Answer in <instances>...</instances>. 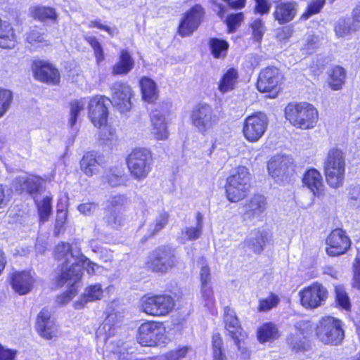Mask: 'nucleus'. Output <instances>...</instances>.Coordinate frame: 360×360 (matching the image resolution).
Listing matches in <instances>:
<instances>
[{"label": "nucleus", "mask_w": 360, "mask_h": 360, "mask_svg": "<svg viewBox=\"0 0 360 360\" xmlns=\"http://www.w3.org/2000/svg\"><path fill=\"white\" fill-rule=\"evenodd\" d=\"M55 257L59 261H63L60 273L56 277V284L61 287L65 283H77L82 278L80 264H84L86 257L84 255L77 244L70 245L61 243L55 249Z\"/></svg>", "instance_id": "obj_1"}, {"label": "nucleus", "mask_w": 360, "mask_h": 360, "mask_svg": "<svg viewBox=\"0 0 360 360\" xmlns=\"http://www.w3.org/2000/svg\"><path fill=\"white\" fill-rule=\"evenodd\" d=\"M250 174L244 166L234 169L227 178L226 183V195L231 202H238L248 195L250 189Z\"/></svg>", "instance_id": "obj_2"}, {"label": "nucleus", "mask_w": 360, "mask_h": 360, "mask_svg": "<svg viewBox=\"0 0 360 360\" xmlns=\"http://www.w3.org/2000/svg\"><path fill=\"white\" fill-rule=\"evenodd\" d=\"M285 117L295 127L308 129L315 127L318 111L308 103H290L285 108Z\"/></svg>", "instance_id": "obj_3"}, {"label": "nucleus", "mask_w": 360, "mask_h": 360, "mask_svg": "<svg viewBox=\"0 0 360 360\" xmlns=\"http://www.w3.org/2000/svg\"><path fill=\"white\" fill-rule=\"evenodd\" d=\"M324 172L327 183L330 187L336 188L342 186L345 160L342 150L332 149L328 152L324 163Z\"/></svg>", "instance_id": "obj_4"}, {"label": "nucleus", "mask_w": 360, "mask_h": 360, "mask_svg": "<svg viewBox=\"0 0 360 360\" xmlns=\"http://www.w3.org/2000/svg\"><path fill=\"white\" fill-rule=\"evenodd\" d=\"M178 264L176 252L169 245H161L155 248L148 257L146 267L155 272L165 274Z\"/></svg>", "instance_id": "obj_5"}, {"label": "nucleus", "mask_w": 360, "mask_h": 360, "mask_svg": "<svg viewBox=\"0 0 360 360\" xmlns=\"http://www.w3.org/2000/svg\"><path fill=\"white\" fill-rule=\"evenodd\" d=\"M152 161V154L149 150L138 148L132 150L127 161L131 176L137 181L145 179L151 171Z\"/></svg>", "instance_id": "obj_6"}, {"label": "nucleus", "mask_w": 360, "mask_h": 360, "mask_svg": "<svg viewBox=\"0 0 360 360\" xmlns=\"http://www.w3.org/2000/svg\"><path fill=\"white\" fill-rule=\"evenodd\" d=\"M316 335L325 345L340 344L345 337L341 321L331 316L323 317L317 324Z\"/></svg>", "instance_id": "obj_7"}, {"label": "nucleus", "mask_w": 360, "mask_h": 360, "mask_svg": "<svg viewBox=\"0 0 360 360\" xmlns=\"http://www.w3.org/2000/svg\"><path fill=\"white\" fill-rule=\"evenodd\" d=\"M190 118L192 124L202 134L211 129L219 120L212 106L207 103L195 105L192 110Z\"/></svg>", "instance_id": "obj_8"}, {"label": "nucleus", "mask_w": 360, "mask_h": 360, "mask_svg": "<svg viewBox=\"0 0 360 360\" xmlns=\"http://www.w3.org/2000/svg\"><path fill=\"white\" fill-rule=\"evenodd\" d=\"M269 124L266 115L257 112L248 116L243 125V134L250 142L258 141L264 134Z\"/></svg>", "instance_id": "obj_9"}, {"label": "nucleus", "mask_w": 360, "mask_h": 360, "mask_svg": "<svg viewBox=\"0 0 360 360\" xmlns=\"http://www.w3.org/2000/svg\"><path fill=\"white\" fill-rule=\"evenodd\" d=\"M174 307V299L169 295L143 296L141 299V309L149 315H166L173 309Z\"/></svg>", "instance_id": "obj_10"}, {"label": "nucleus", "mask_w": 360, "mask_h": 360, "mask_svg": "<svg viewBox=\"0 0 360 360\" xmlns=\"http://www.w3.org/2000/svg\"><path fill=\"white\" fill-rule=\"evenodd\" d=\"M165 328L160 322L148 321L142 323L138 331V342L143 346H155L163 342Z\"/></svg>", "instance_id": "obj_11"}, {"label": "nucleus", "mask_w": 360, "mask_h": 360, "mask_svg": "<svg viewBox=\"0 0 360 360\" xmlns=\"http://www.w3.org/2000/svg\"><path fill=\"white\" fill-rule=\"evenodd\" d=\"M282 79L283 77L277 68H266L259 73L257 84V89L261 92L269 93L270 98H275Z\"/></svg>", "instance_id": "obj_12"}, {"label": "nucleus", "mask_w": 360, "mask_h": 360, "mask_svg": "<svg viewBox=\"0 0 360 360\" xmlns=\"http://www.w3.org/2000/svg\"><path fill=\"white\" fill-rule=\"evenodd\" d=\"M301 304L307 309H315L322 305L327 297L328 290L321 283H314L299 292Z\"/></svg>", "instance_id": "obj_13"}, {"label": "nucleus", "mask_w": 360, "mask_h": 360, "mask_svg": "<svg viewBox=\"0 0 360 360\" xmlns=\"http://www.w3.org/2000/svg\"><path fill=\"white\" fill-rule=\"evenodd\" d=\"M110 102V99L104 96H96L89 100V117L95 127H101L106 124Z\"/></svg>", "instance_id": "obj_14"}, {"label": "nucleus", "mask_w": 360, "mask_h": 360, "mask_svg": "<svg viewBox=\"0 0 360 360\" xmlns=\"http://www.w3.org/2000/svg\"><path fill=\"white\" fill-rule=\"evenodd\" d=\"M204 15L202 6L195 4L184 14L178 27L179 34L181 37L191 35L199 27Z\"/></svg>", "instance_id": "obj_15"}, {"label": "nucleus", "mask_w": 360, "mask_h": 360, "mask_svg": "<svg viewBox=\"0 0 360 360\" xmlns=\"http://www.w3.org/2000/svg\"><path fill=\"white\" fill-rule=\"evenodd\" d=\"M110 103L117 107L121 112L129 111L131 108V88L126 83L117 82L112 84Z\"/></svg>", "instance_id": "obj_16"}, {"label": "nucleus", "mask_w": 360, "mask_h": 360, "mask_svg": "<svg viewBox=\"0 0 360 360\" xmlns=\"http://www.w3.org/2000/svg\"><path fill=\"white\" fill-rule=\"evenodd\" d=\"M326 253L330 257H337L345 254L350 247V240L342 229H335L326 240Z\"/></svg>", "instance_id": "obj_17"}, {"label": "nucleus", "mask_w": 360, "mask_h": 360, "mask_svg": "<svg viewBox=\"0 0 360 360\" xmlns=\"http://www.w3.org/2000/svg\"><path fill=\"white\" fill-rule=\"evenodd\" d=\"M269 174L277 181H283L292 172V159L288 155H277L268 162Z\"/></svg>", "instance_id": "obj_18"}, {"label": "nucleus", "mask_w": 360, "mask_h": 360, "mask_svg": "<svg viewBox=\"0 0 360 360\" xmlns=\"http://www.w3.org/2000/svg\"><path fill=\"white\" fill-rule=\"evenodd\" d=\"M224 322L228 335L233 340L238 350H242L241 352L244 353L240 342L246 336L245 333L241 328L235 311L228 307L224 308Z\"/></svg>", "instance_id": "obj_19"}, {"label": "nucleus", "mask_w": 360, "mask_h": 360, "mask_svg": "<svg viewBox=\"0 0 360 360\" xmlns=\"http://www.w3.org/2000/svg\"><path fill=\"white\" fill-rule=\"evenodd\" d=\"M32 69L36 79L41 82L56 84L59 81L58 70L49 63L43 60L35 61Z\"/></svg>", "instance_id": "obj_20"}, {"label": "nucleus", "mask_w": 360, "mask_h": 360, "mask_svg": "<svg viewBox=\"0 0 360 360\" xmlns=\"http://www.w3.org/2000/svg\"><path fill=\"white\" fill-rule=\"evenodd\" d=\"M36 328L40 335L48 340L51 339L57 334V327L53 320L51 319L50 311L46 309H42L39 313Z\"/></svg>", "instance_id": "obj_21"}, {"label": "nucleus", "mask_w": 360, "mask_h": 360, "mask_svg": "<svg viewBox=\"0 0 360 360\" xmlns=\"http://www.w3.org/2000/svg\"><path fill=\"white\" fill-rule=\"evenodd\" d=\"M244 219H253L260 217L266 208V200L262 195H254L243 205Z\"/></svg>", "instance_id": "obj_22"}, {"label": "nucleus", "mask_w": 360, "mask_h": 360, "mask_svg": "<svg viewBox=\"0 0 360 360\" xmlns=\"http://www.w3.org/2000/svg\"><path fill=\"white\" fill-rule=\"evenodd\" d=\"M151 133L157 140H165L169 137L165 115L158 110L150 115Z\"/></svg>", "instance_id": "obj_23"}, {"label": "nucleus", "mask_w": 360, "mask_h": 360, "mask_svg": "<svg viewBox=\"0 0 360 360\" xmlns=\"http://www.w3.org/2000/svg\"><path fill=\"white\" fill-rule=\"evenodd\" d=\"M268 240L269 234L266 231L255 229L244 240V244L255 254H260Z\"/></svg>", "instance_id": "obj_24"}, {"label": "nucleus", "mask_w": 360, "mask_h": 360, "mask_svg": "<svg viewBox=\"0 0 360 360\" xmlns=\"http://www.w3.org/2000/svg\"><path fill=\"white\" fill-rule=\"evenodd\" d=\"M297 7V4L295 2H280L276 5L273 15L279 24L287 23L295 17Z\"/></svg>", "instance_id": "obj_25"}, {"label": "nucleus", "mask_w": 360, "mask_h": 360, "mask_svg": "<svg viewBox=\"0 0 360 360\" xmlns=\"http://www.w3.org/2000/svg\"><path fill=\"white\" fill-rule=\"evenodd\" d=\"M34 278L29 271L15 273L11 278L13 290L20 295L28 293L33 285Z\"/></svg>", "instance_id": "obj_26"}, {"label": "nucleus", "mask_w": 360, "mask_h": 360, "mask_svg": "<svg viewBox=\"0 0 360 360\" xmlns=\"http://www.w3.org/2000/svg\"><path fill=\"white\" fill-rule=\"evenodd\" d=\"M103 289L99 283L91 285L85 289L78 301L74 303L76 309H82L88 302L99 300L103 297Z\"/></svg>", "instance_id": "obj_27"}, {"label": "nucleus", "mask_w": 360, "mask_h": 360, "mask_svg": "<svg viewBox=\"0 0 360 360\" xmlns=\"http://www.w3.org/2000/svg\"><path fill=\"white\" fill-rule=\"evenodd\" d=\"M101 163L95 152H88L80 160V169L88 176H92L100 172Z\"/></svg>", "instance_id": "obj_28"}, {"label": "nucleus", "mask_w": 360, "mask_h": 360, "mask_svg": "<svg viewBox=\"0 0 360 360\" xmlns=\"http://www.w3.org/2000/svg\"><path fill=\"white\" fill-rule=\"evenodd\" d=\"M302 181L314 195H319L322 191L323 179L318 170L315 169L307 170L303 176Z\"/></svg>", "instance_id": "obj_29"}, {"label": "nucleus", "mask_w": 360, "mask_h": 360, "mask_svg": "<svg viewBox=\"0 0 360 360\" xmlns=\"http://www.w3.org/2000/svg\"><path fill=\"white\" fill-rule=\"evenodd\" d=\"M346 72L340 66H335L328 72L327 84L333 91H339L342 89L345 82Z\"/></svg>", "instance_id": "obj_30"}, {"label": "nucleus", "mask_w": 360, "mask_h": 360, "mask_svg": "<svg viewBox=\"0 0 360 360\" xmlns=\"http://www.w3.org/2000/svg\"><path fill=\"white\" fill-rule=\"evenodd\" d=\"M15 44V34L11 24L0 18V47L12 49Z\"/></svg>", "instance_id": "obj_31"}, {"label": "nucleus", "mask_w": 360, "mask_h": 360, "mask_svg": "<svg viewBox=\"0 0 360 360\" xmlns=\"http://www.w3.org/2000/svg\"><path fill=\"white\" fill-rule=\"evenodd\" d=\"M196 227H187L182 230L178 238L180 243L185 244L188 240H195L200 238L202 229V215L198 212L196 217Z\"/></svg>", "instance_id": "obj_32"}, {"label": "nucleus", "mask_w": 360, "mask_h": 360, "mask_svg": "<svg viewBox=\"0 0 360 360\" xmlns=\"http://www.w3.org/2000/svg\"><path fill=\"white\" fill-rule=\"evenodd\" d=\"M142 96L148 103L155 102L158 98V90L155 82L148 78L143 77L140 81Z\"/></svg>", "instance_id": "obj_33"}, {"label": "nucleus", "mask_w": 360, "mask_h": 360, "mask_svg": "<svg viewBox=\"0 0 360 360\" xmlns=\"http://www.w3.org/2000/svg\"><path fill=\"white\" fill-rule=\"evenodd\" d=\"M134 62L129 53L126 50H122L119 62L112 68V74L126 75L133 68Z\"/></svg>", "instance_id": "obj_34"}, {"label": "nucleus", "mask_w": 360, "mask_h": 360, "mask_svg": "<svg viewBox=\"0 0 360 360\" xmlns=\"http://www.w3.org/2000/svg\"><path fill=\"white\" fill-rule=\"evenodd\" d=\"M169 214L167 212H161L150 222L148 227L147 233L144 236L146 239L151 238L162 231L168 224Z\"/></svg>", "instance_id": "obj_35"}, {"label": "nucleus", "mask_w": 360, "mask_h": 360, "mask_svg": "<svg viewBox=\"0 0 360 360\" xmlns=\"http://www.w3.org/2000/svg\"><path fill=\"white\" fill-rule=\"evenodd\" d=\"M278 327L272 322L264 323L257 330V338L262 343L272 341L278 338Z\"/></svg>", "instance_id": "obj_36"}, {"label": "nucleus", "mask_w": 360, "mask_h": 360, "mask_svg": "<svg viewBox=\"0 0 360 360\" xmlns=\"http://www.w3.org/2000/svg\"><path fill=\"white\" fill-rule=\"evenodd\" d=\"M43 180L37 176L21 177L19 179L20 190L32 195H37L40 190ZM34 198V196H33Z\"/></svg>", "instance_id": "obj_37"}, {"label": "nucleus", "mask_w": 360, "mask_h": 360, "mask_svg": "<svg viewBox=\"0 0 360 360\" xmlns=\"http://www.w3.org/2000/svg\"><path fill=\"white\" fill-rule=\"evenodd\" d=\"M238 77V72L235 68H229L222 76L219 84V90L224 94L235 88Z\"/></svg>", "instance_id": "obj_38"}, {"label": "nucleus", "mask_w": 360, "mask_h": 360, "mask_svg": "<svg viewBox=\"0 0 360 360\" xmlns=\"http://www.w3.org/2000/svg\"><path fill=\"white\" fill-rule=\"evenodd\" d=\"M30 13L32 16L41 22H44L48 20H56L57 14L55 9L51 7L46 6H34L30 8Z\"/></svg>", "instance_id": "obj_39"}, {"label": "nucleus", "mask_w": 360, "mask_h": 360, "mask_svg": "<svg viewBox=\"0 0 360 360\" xmlns=\"http://www.w3.org/2000/svg\"><path fill=\"white\" fill-rule=\"evenodd\" d=\"M209 45L214 58H220L226 56L229 44L225 40L212 38L210 39Z\"/></svg>", "instance_id": "obj_40"}, {"label": "nucleus", "mask_w": 360, "mask_h": 360, "mask_svg": "<svg viewBox=\"0 0 360 360\" xmlns=\"http://www.w3.org/2000/svg\"><path fill=\"white\" fill-rule=\"evenodd\" d=\"M288 345L295 352L307 349L306 337L290 333L288 338Z\"/></svg>", "instance_id": "obj_41"}, {"label": "nucleus", "mask_w": 360, "mask_h": 360, "mask_svg": "<svg viewBox=\"0 0 360 360\" xmlns=\"http://www.w3.org/2000/svg\"><path fill=\"white\" fill-rule=\"evenodd\" d=\"M86 102L84 99L75 100L70 104V118L69 124L72 127L77 122V117L81 111L84 110Z\"/></svg>", "instance_id": "obj_42"}, {"label": "nucleus", "mask_w": 360, "mask_h": 360, "mask_svg": "<svg viewBox=\"0 0 360 360\" xmlns=\"http://www.w3.org/2000/svg\"><path fill=\"white\" fill-rule=\"evenodd\" d=\"M40 220L46 221L52 213L51 198L46 196L41 201L37 202Z\"/></svg>", "instance_id": "obj_43"}, {"label": "nucleus", "mask_w": 360, "mask_h": 360, "mask_svg": "<svg viewBox=\"0 0 360 360\" xmlns=\"http://www.w3.org/2000/svg\"><path fill=\"white\" fill-rule=\"evenodd\" d=\"M13 102V93L8 89H0V118L10 109Z\"/></svg>", "instance_id": "obj_44"}, {"label": "nucleus", "mask_w": 360, "mask_h": 360, "mask_svg": "<svg viewBox=\"0 0 360 360\" xmlns=\"http://www.w3.org/2000/svg\"><path fill=\"white\" fill-rule=\"evenodd\" d=\"M103 221L108 226L117 229L123 224L124 219L121 214L115 210H110L103 217Z\"/></svg>", "instance_id": "obj_45"}, {"label": "nucleus", "mask_w": 360, "mask_h": 360, "mask_svg": "<svg viewBox=\"0 0 360 360\" xmlns=\"http://www.w3.org/2000/svg\"><path fill=\"white\" fill-rule=\"evenodd\" d=\"M85 40L90 44L94 49V56L96 58V63L100 65L105 60V56L103 47L101 43L95 37H86Z\"/></svg>", "instance_id": "obj_46"}, {"label": "nucleus", "mask_w": 360, "mask_h": 360, "mask_svg": "<svg viewBox=\"0 0 360 360\" xmlns=\"http://www.w3.org/2000/svg\"><path fill=\"white\" fill-rule=\"evenodd\" d=\"M222 339L217 333L212 336V350L214 360H226L225 354L222 351Z\"/></svg>", "instance_id": "obj_47"}, {"label": "nucleus", "mask_w": 360, "mask_h": 360, "mask_svg": "<svg viewBox=\"0 0 360 360\" xmlns=\"http://www.w3.org/2000/svg\"><path fill=\"white\" fill-rule=\"evenodd\" d=\"M326 4V0H313L308 5L307 11L302 14V18L307 20L311 15L319 13Z\"/></svg>", "instance_id": "obj_48"}, {"label": "nucleus", "mask_w": 360, "mask_h": 360, "mask_svg": "<svg viewBox=\"0 0 360 360\" xmlns=\"http://www.w3.org/2000/svg\"><path fill=\"white\" fill-rule=\"evenodd\" d=\"M77 283H70L69 282L65 283V284H67L69 285V289L65 292L63 293L62 295H59L56 298V302L58 304L63 305L67 304L68 302H70L77 294V288L75 286Z\"/></svg>", "instance_id": "obj_49"}, {"label": "nucleus", "mask_w": 360, "mask_h": 360, "mask_svg": "<svg viewBox=\"0 0 360 360\" xmlns=\"http://www.w3.org/2000/svg\"><path fill=\"white\" fill-rule=\"evenodd\" d=\"M253 39L259 42L265 32V27L261 19H255L250 23Z\"/></svg>", "instance_id": "obj_50"}, {"label": "nucleus", "mask_w": 360, "mask_h": 360, "mask_svg": "<svg viewBox=\"0 0 360 360\" xmlns=\"http://www.w3.org/2000/svg\"><path fill=\"white\" fill-rule=\"evenodd\" d=\"M244 19L243 13L231 14L226 19L228 30L229 33H233L238 27Z\"/></svg>", "instance_id": "obj_51"}, {"label": "nucleus", "mask_w": 360, "mask_h": 360, "mask_svg": "<svg viewBox=\"0 0 360 360\" xmlns=\"http://www.w3.org/2000/svg\"><path fill=\"white\" fill-rule=\"evenodd\" d=\"M335 299L338 304L342 309L349 310L350 309V302L347 292L341 286L335 287Z\"/></svg>", "instance_id": "obj_52"}, {"label": "nucleus", "mask_w": 360, "mask_h": 360, "mask_svg": "<svg viewBox=\"0 0 360 360\" xmlns=\"http://www.w3.org/2000/svg\"><path fill=\"white\" fill-rule=\"evenodd\" d=\"M104 179L112 187L120 185L123 181L122 172L118 169H110L106 173Z\"/></svg>", "instance_id": "obj_53"}, {"label": "nucleus", "mask_w": 360, "mask_h": 360, "mask_svg": "<svg viewBox=\"0 0 360 360\" xmlns=\"http://www.w3.org/2000/svg\"><path fill=\"white\" fill-rule=\"evenodd\" d=\"M279 298L277 295L271 293L269 297L261 300L258 307L259 311H266L276 307L279 303Z\"/></svg>", "instance_id": "obj_54"}, {"label": "nucleus", "mask_w": 360, "mask_h": 360, "mask_svg": "<svg viewBox=\"0 0 360 360\" xmlns=\"http://www.w3.org/2000/svg\"><path fill=\"white\" fill-rule=\"evenodd\" d=\"M199 263L200 264V279L201 285L211 284L212 275L207 261L204 258H201Z\"/></svg>", "instance_id": "obj_55"}, {"label": "nucleus", "mask_w": 360, "mask_h": 360, "mask_svg": "<svg viewBox=\"0 0 360 360\" xmlns=\"http://www.w3.org/2000/svg\"><path fill=\"white\" fill-rule=\"evenodd\" d=\"M26 40L33 45L45 41L43 34L36 29L32 30L26 34Z\"/></svg>", "instance_id": "obj_56"}, {"label": "nucleus", "mask_w": 360, "mask_h": 360, "mask_svg": "<svg viewBox=\"0 0 360 360\" xmlns=\"http://www.w3.org/2000/svg\"><path fill=\"white\" fill-rule=\"evenodd\" d=\"M335 32L338 37H343L349 33V26L345 20H339L335 26Z\"/></svg>", "instance_id": "obj_57"}, {"label": "nucleus", "mask_w": 360, "mask_h": 360, "mask_svg": "<svg viewBox=\"0 0 360 360\" xmlns=\"http://www.w3.org/2000/svg\"><path fill=\"white\" fill-rule=\"evenodd\" d=\"M295 331L292 333L307 337L309 331V323L305 320H300L295 323Z\"/></svg>", "instance_id": "obj_58"}, {"label": "nucleus", "mask_w": 360, "mask_h": 360, "mask_svg": "<svg viewBox=\"0 0 360 360\" xmlns=\"http://www.w3.org/2000/svg\"><path fill=\"white\" fill-rule=\"evenodd\" d=\"M349 203L352 206L360 209V186H356L349 191Z\"/></svg>", "instance_id": "obj_59"}, {"label": "nucleus", "mask_w": 360, "mask_h": 360, "mask_svg": "<svg viewBox=\"0 0 360 360\" xmlns=\"http://www.w3.org/2000/svg\"><path fill=\"white\" fill-rule=\"evenodd\" d=\"M98 208V205L95 202H85L78 206L79 212L86 216L94 214Z\"/></svg>", "instance_id": "obj_60"}, {"label": "nucleus", "mask_w": 360, "mask_h": 360, "mask_svg": "<svg viewBox=\"0 0 360 360\" xmlns=\"http://www.w3.org/2000/svg\"><path fill=\"white\" fill-rule=\"evenodd\" d=\"M188 348L186 347L179 349L176 351H171L165 356L167 360H181L188 352Z\"/></svg>", "instance_id": "obj_61"}, {"label": "nucleus", "mask_w": 360, "mask_h": 360, "mask_svg": "<svg viewBox=\"0 0 360 360\" xmlns=\"http://www.w3.org/2000/svg\"><path fill=\"white\" fill-rule=\"evenodd\" d=\"M67 218V213L63 210H58L55 225V232L58 234L63 229Z\"/></svg>", "instance_id": "obj_62"}, {"label": "nucleus", "mask_w": 360, "mask_h": 360, "mask_svg": "<svg viewBox=\"0 0 360 360\" xmlns=\"http://www.w3.org/2000/svg\"><path fill=\"white\" fill-rule=\"evenodd\" d=\"M16 351L0 345V360H14Z\"/></svg>", "instance_id": "obj_63"}, {"label": "nucleus", "mask_w": 360, "mask_h": 360, "mask_svg": "<svg viewBox=\"0 0 360 360\" xmlns=\"http://www.w3.org/2000/svg\"><path fill=\"white\" fill-rule=\"evenodd\" d=\"M354 281L353 286L360 289V256L356 259V263L354 264Z\"/></svg>", "instance_id": "obj_64"}]
</instances>
